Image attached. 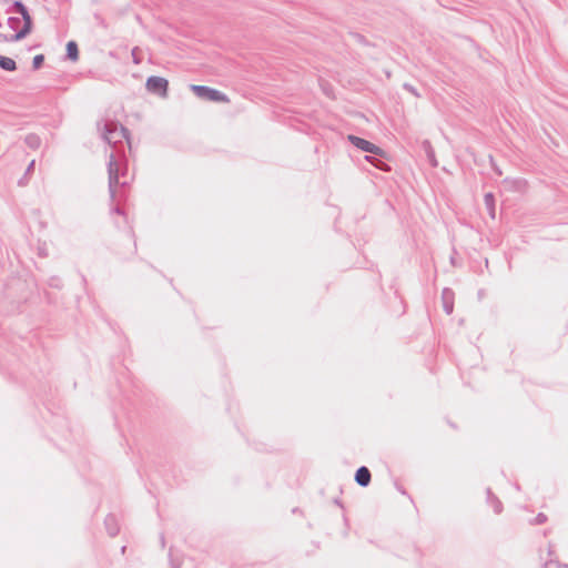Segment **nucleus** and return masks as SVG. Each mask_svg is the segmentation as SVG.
<instances>
[{
    "label": "nucleus",
    "mask_w": 568,
    "mask_h": 568,
    "mask_svg": "<svg viewBox=\"0 0 568 568\" xmlns=\"http://www.w3.org/2000/svg\"><path fill=\"white\" fill-rule=\"evenodd\" d=\"M20 23H21V20L19 18L10 17L8 19V26L10 29L16 31L14 33H17L20 30L19 29Z\"/></svg>",
    "instance_id": "nucleus-14"
},
{
    "label": "nucleus",
    "mask_w": 568,
    "mask_h": 568,
    "mask_svg": "<svg viewBox=\"0 0 568 568\" xmlns=\"http://www.w3.org/2000/svg\"><path fill=\"white\" fill-rule=\"evenodd\" d=\"M98 129L101 132V138L110 145H115L122 139L129 141V131L126 128H118L115 122H98Z\"/></svg>",
    "instance_id": "nucleus-1"
},
{
    "label": "nucleus",
    "mask_w": 568,
    "mask_h": 568,
    "mask_svg": "<svg viewBox=\"0 0 568 568\" xmlns=\"http://www.w3.org/2000/svg\"><path fill=\"white\" fill-rule=\"evenodd\" d=\"M422 146H423V150L425 151V154H426L430 165L433 168H436L438 165V162H437V159L435 155V150L432 146L430 142L428 140H425V141H423Z\"/></svg>",
    "instance_id": "nucleus-9"
},
{
    "label": "nucleus",
    "mask_w": 568,
    "mask_h": 568,
    "mask_svg": "<svg viewBox=\"0 0 568 568\" xmlns=\"http://www.w3.org/2000/svg\"><path fill=\"white\" fill-rule=\"evenodd\" d=\"M13 6L17 9V11L22 16L23 27L17 33L6 37V41L8 42H17L23 39L30 32L32 26L31 17L26 6L21 1H16Z\"/></svg>",
    "instance_id": "nucleus-2"
},
{
    "label": "nucleus",
    "mask_w": 568,
    "mask_h": 568,
    "mask_svg": "<svg viewBox=\"0 0 568 568\" xmlns=\"http://www.w3.org/2000/svg\"><path fill=\"white\" fill-rule=\"evenodd\" d=\"M108 172H109V191L110 195L113 199L116 193V187L120 185L119 181V166L114 159V154H110L109 163H108ZM128 182L123 181L121 182V185H126Z\"/></svg>",
    "instance_id": "nucleus-4"
},
{
    "label": "nucleus",
    "mask_w": 568,
    "mask_h": 568,
    "mask_svg": "<svg viewBox=\"0 0 568 568\" xmlns=\"http://www.w3.org/2000/svg\"><path fill=\"white\" fill-rule=\"evenodd\" d=\"M347 139L355 148L359 149L363 152H367V153H371L374 155H383L384 154V151L379 146L375 145L374 143H372L363 138L351 134L347 136Z\"/></svg>",
    "instance_id": "nucleus-6"
},
{
    "label": "nucleus",
    "mask_w": 568,
    "mask_h": 568,
    "mask_svg": "<svg viewBox=\"0 0 568 568\" xmlns=\"http://www.w3.org/2000/svg\"><path fill=\"white\" fill-rule=\"evenodd\" d=\"M138 48H133L132 51H131V55H132V60H133V63L134 64H140L141 63V60L140 58L138 57Z\"/></svg>",
    "instance_id": "nucleus-16"
},
{
    "label": "nucleus",
    "mask_w": 568,
    "mask_h": 568,
    "mask_svg": "<svg viewBox=\"0 0 568 568\" xmlns=\"http://www.w3.org/2000/svg\"><path fill=\"white\" fill-rule=\"evenodd\" d=\"M113 211H114L115 213H118V214H122V212H121V210H120L119 207H115Z\"/></svg>",
    "instance_id": "nucleus-20"
},
{
    "label": "nucleus",
    "mask_w": 568,
    "mask_h": 568,
    "mask_svg": "<svg viewBox=\"0 0 568 568\" xmlns=\"http://www.w3.org/2000/svg\"><path fill=\"white\" fill-rule=\"evenodd\" d=\"M485 206L491 219L496 216L495 197L493 193H486L484 196Z\"/></svg>",
    "instance_id": "nucleus-10"
},
{
    "label": "nucleus",
    "mask_w": 568,
    "mask_h": 568,
    "mask_svg": "<svg viewBox=\"0 0 568 568\" xmlns=\"http://www.w3.org/2000/svg\"><path fill=\"white\" fill-rule=\"evenodd\" d=\"M404 89L406 91H408L409 93L414 94L415 97H419V93L417 92V90L412 85V84H408V83H405L404 84Z\"/></svg>",
    "instance_id": "nucleus-17"
},
{
    "label": "nucleus",
    "mask_w": 568,
    "mask_h": 568,
    "mask_svg": "<svg viewBox=\"0 0 568 568\" xmlns=\"http://www.w3.org/2000/svg\"><path fill=\"white\" fill-rule=\"evenodd\" d=\"M24 141L27 145L31 149H38L41 145V140L37 134H28Z\"/></svg>",
    "instance_id": "nucleus-13"
},
{
    "label": "nucleus",
    "mask_w": 568,
    "mask_h": 568,
    "mask_svg": "<svg viewBox=\"0 0 568 568\" xmlns=\"http://www.w3.org/2000/svg\"><path fill=\"white\" fill-rule=\"evenodd\" d=\"M355 480L361 486H367L371 481V473L368 468L364 466L358 468L355 475Z\"/></svg>",
    "instance_id": "nucleus-8"
},
{
    "label": "nucleus",
    "mask_w": 568,
    "mask_h": 568,
    "mask_svg": "<svg viewBox=\"0 0 568 568\" xmlns=\"http://www.w3.org/2000/svg\"><path fill=\"white\" fill-rule=\"evenodd\" d=\"M191 90L194 94L203 100L213 101V102H229V98L221 91L206 87V85H191Z\"/></svg>",
    "instance_id": "nucleus-3"
},
{
    "label": "nucleus",
    "mask_w": 568,
    "mask_h": 568,
    "mask_svg": "<svg viewBox=\"0 0 568 568\" xmlns=\"http://www.w3.org/2000/svg\"><path fill=\"white\" fill-rule=\"evenodd\" d=\"M43 60H44V57L42 54H37L34 58H33V61H32V65L34 69H38L41 67V64L43 63Z\"/></svg>",
    "instance_id": "nucleus-15"
},
{
    "label": "nucleus",
    "mask_w": 568,
    "mask_h": 568,
    "mask_svg": "<svg viewBox=\"0 0 568 568\" xmlns=\"http://www.w3.org/2000/svg\"><path fill=\"white\" fill-rule=\"evenodd\" d=\"M168 85L169 82L166 79L155 75L148 78L145 83V88L149 92L154 93L161 98H165L168 95Z\"/></svg>",
    "instance_id": "nucleus-5"
},
{
    "label": "nucleus",
    "mask_w": 568,
    "mask_h": 568,
    "mask_svg": "<svg viewBox=\"0 0 568 568\" xmlns=\"http://www.w3.org/2000/svg\"><path fill=\"white\" fill-rule=\"evenodd\" d=\"M454 298L455 294L450 288H444L442 292L443 307L447 315H450L454 311Z\"/></svg>",
    "instance_id": "nucleus-7"
},
{
    "label": "nucleus",
    "mask_w": 568,
    "mask_h": 568,
    "mask_svg": "<svg viewBox=\"0 0 568 568\" xmlns=\"http://www.w3.org/2000/svg\"><path fill=\"white\" fill-rule=\"evenodd\" d=\"M34 163H36V161H34V160H32V161L29 163V165H28V168H27V170H26V174H29V173L33 170V168H34Z\"/></svg>",
    "instance_id": "nucleus-19"
},
{
    "label": "nucleus",
    "mask_w": 568,
    "mask_h": 568,
    "mask_svg": "<svg viewBox=\"0 0 568 568\" xmlns=\"http://www.w3.org/2000/svg\"><path fill=\"white\" fill-rule=\"evenodd\" d=\"M0 68L6 71H14L17 69V63L11 58L0 55Z\"/></svg>",
    "instance_id": "nucleus-11"
},
{
    "label": "nucleus",
    "mask_w": 568,
    "mask_h": 568,
    "mask_svg": "<svg viewBox=\"0 0 568 568\" xmlns=\"http://www.w3.org/2000/svg\"><path fill=\"white\" fill-rule=\"evenodd\" d=\"M67 55L72 60L75 61L79 55L78 45L74 41H70L67 44Z\"/></svg>",
    "instance_id": "nucleus-12"
},
{
    "label": "nucleus",
    "mask_w": 568,
    "mask_h": 568,
    "mask_svg": "<svg viewBox=\"0 0 568 568\" xmlns=\"http://www.w3.org/2000/svg\"><path fill=\"white\" fill-rule=\"evenodd\" d=\"M365 160L371 162L372 164H374L375 166L379 168V163H382L379 160L371 156V155H366L365 156Z\"/></svg>",
    "instance_id": "nucleus-18"
}]
</instances>
